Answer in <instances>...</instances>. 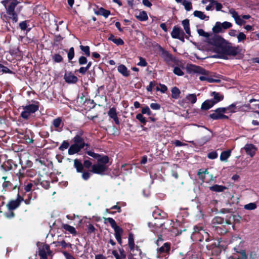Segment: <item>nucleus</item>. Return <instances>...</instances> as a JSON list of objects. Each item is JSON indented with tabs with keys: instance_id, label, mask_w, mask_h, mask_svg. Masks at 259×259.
Returning <instances> with one entry per match:
<instances>
[{
	"instance_id": "39",
	"label": "nucleus",
	"mask_w": 259,
	"mask_h": 259,
	"mask_svg": "<svg viewBox=\"0 0 259 259\" xmlns=\"http://www.w3.org/2000/svg\"><path fill=\"white\" fill-rule=\"evenodd\" d=\"M105 222L109 223L113 229L117 226L114 220L111 218H105Z\"/></svg>"
},
{
	"instance_id": "10",
	"label": "nucleus",
	"mask_w": 259,
	"mask_h": 259,
	"mask_svg": "<svg viewBox=\"0 0 259 259\" xmlns=\"http://www.w3.org/2000/svg\"><path fill=\"white\" fill-rule=\"evenodd\" d=\"M51 253L48 245L41 244L39 246V255L40 259H47L48 255Z\"/></svg>"
},
{
	"instance_id": "31",
	"label": "nucleus",
	"mask_w": 259,
	"mask_h": 259,
	"mask_svg": "<svg viewBox=\"0 0 259 259\" xmlns=\"http://www.w3.org/2000/svg\"><path fill=\"white\" fill-rule=\"evenodd\" d=\"M186 101L188 103L194 104L197 101L196 96L194 94H189L186 97Z\"/></svg>"
},
{
	"instance_id": "3",
	"label": "nucleus",
	"mask_w": 259,
	"mask_h": 259,
	"mask_svg": "<svg viewBox=\"0 0 259 259\" xmlns=\"http://www.w3.org/2000/svg\"><path fill=\"white\" fill-rule=\"evenodd\" d=\"M109 158L107 156H103L98 159L97 162L92 166V171L93 173L104 175L108 168Z\"/></svg>"
},
{
	"instance_id": "16",
	"label": "nucleus",
	"mask_w": 259,
	"mask_h": 259,
	"mask_svg": "<svg viewBox=\"0 0 259 259\" xmlns=\"http://www.w3.org/2000/svg\"><path fill=\"white\" fill-rule=\"evenodd\" d=\"M64 79L66 82L69 83H74L77 81L78 79L71 72H67L64 75Z\"/></svg>"
},
{
	"instance_id": "37",
	"label": "nucleus",
	"mask_w": 259,
	"mask_h": 259,
	"mask_svg": "<svg viewBox=\"0 0 259 259\" xmlns=\"http://www.w3.org/2000/svg\"><path fill=\"white\" fill-rule=\"evenodd\" d=\"M230 151H225L222 152L220 155V160L221 161H226L230 156Z\"/></svg>"
},
{
	"instance_id": "7",
	"label": "nucleus",
	"mask_w": 259,
	"mask_h": 259,
	"mask_svg": "<svg viewBox=\"0 0 259 259\" xmlns=\"http://www.w3.org/2000/svg\"><path fill=\"white\" fill-rule=\"evenodd\" d=\"M23 111L21 113V116L25 119H27L28 118L29 116L35 113L38 110V105L37 104H29L25 106H23Z\"/></svg>"
},
{
	"instance_id": "53",
	"label": "nucleus",
	"mask_w": 259,
	"mask_h": 259,
	"mask_svg": "<svg viewBox=\"0 0 259 259\" xmlns=\"http://www.w3.org/2000/svg\"><path fill=\"white\" fill-rule=\"evenodd\" d=\"M207 156L210 159H214L217 158L218 153L216 151H212L208 154Z\"/></svg>"
},
{
	"instance_id": "25",
	"label": "nucleus",
	"mask_w": 259,
	"mask_h": 259,
	"mask_svg": "<svg viewBox=\"0 0 259 259\" xmlns=\"http://www.w3.org/2000/svg\"><path fill=\"white\" fill-rule=\"evenodd\" d=\"M161 56L166 61H169L171 59V55L166 51L164 50L161 47H160Z\"/></svg>"
},
{
	"instance_id": "1",
	"label": "nucleus",
	"mask_w": 259,
	"mask_h": 259,
	"mask_svg": "<svg viewBox=\"0 0 259 259\" xmlns=\"http://www.w3.org/2000/svg\"><path fill=\"white\" fill-rule=\"evenodd\" d=\"M208 42L213 46V52L216 55L213 58L228 59L230 56H235L239 52L238 47L233 46L219 36L209 38Z\"/></svg>"
},
{
	"instance_id": "22",
	"label": "nucleus",
	"mask_w": 259,
	"mask_h": 259,
	"mask_svg": "<svg viewBox=\"0 0 259 259\" xmlns=\"http://www.w3.org/2000/svg\"><path fill=\"white\" fill-rule=\"evenodd\" d=\"M182 23L186 33L188 35V36H186V38H188L189 36H190L191 34L189 20L188 19H185L182 21Z\"/></svg>"
},
{
	"instance_id": "61",
	"label": "nucleus",
	"mask_w": 259,
	"mask_h": 259,
	"mask_svg": "<svg viewBox=\"0 0 259 259\" xmlns=\"http://www.w3.org/2000/svg\"><path fill=\"white\" fill-rule=\"evenodd\" d=\"M33 186V184L31 183H28L24 188V190L26 192H30L32 190V188Z\"/></svg>"
},
{
	"instance_id": "27",
	"label": "nucleus",
	"mask_w": 259,
	"mask_h": 259,
	"mask_svg": "<svg viewBox=\"0 0 259 259\" xmlns=\"http://www.w3.org/2000/svg\"><path fill=\"white\" fill-rule=\"evenodd\" d=\"M136 18L140 21H144L148 19V16L146 12L140 11L136 14Z\"/></svg>"
},
{
	"instance_id": "56",
	"label": "nucleus",
	"mask_w": 259,
	"mask_h": 259,
	"mask_svg": "<svg viewBox=\"0 0 259 259\" xmlns=\"http://www.w3.org/2000/svg\"><path fill=\"white\" fill-rule=\"evenodd\" d=\"M87 63V59L84 56H81L78 60L79 65H84Z\"/></svg>"
},
{
	"instance_id": "17",
	"label": "nucleus",
	"mask_w": 259,
	"mask_h": 259,
	"mask_svg": "<svg viewBox=\"0 0 259 259\" xmlns=\"http://www.w3.org/2000/svg\"><path fill=\"white\" fill-rule=\"evenodd\" d=\"M115 232V237L119 244H121L122 239L121 235L123 233V230L119 226H116L114 229Z\"/></svg>"
},
{
	"instance_id": "9",
	"label": "nucleus",
	"mask_w": 259,
	"mask_h": 259,
	"mask_svg": "<svg viewBox=\"0 0 259 259\" xmlns=\"http://www.w3.org/2000/svg\"><path fill=\"white\" fill-rule=\"evenodd\" d=\"M234 250L238 253V254H234L229 257V259H246V255L245 252L244 250L239 251L234 248ZM249 259H257V256L255 254L251 253L249 256Z\"/></svg>"
},
{
	"instance_id": "54",
	"label": "nucleus",
	"mask_w": 259,
	"mask_h": 259,
	"mask_svg": "<svg viewBox=\"0 0 259 259\" xmlns=\"http://www.w3.org/2000/svg\"><path fill=\"white\" fill-rule=\"evenodd\" d=\"M91 173L89 171L83 172L82 174V178L84 180H88L91 177Z\"/></svg>"
},
{
	"instance_id": "63",
	"label": "nucleus",
	"mask_w": 259,
	"mask_h": 259,
	"mask_svg": "<svg viewBox=\"0 0 259 259\" xmlns=\"http://www.w3.org/2000/svg\"><path fill=\"white\" fill-rule=\"evenodd\" d=\"M150 106L153 110H159L160 108V105L155 103H151Z\"/></svg>"
},
{
	"instance_id": "6",
	"label": "nucleus",
	"mask_w": 259,
	"mask_h": 259,
	"mask_svg": "<svg viewBox=\"0 0 259 259\" xmlns=\"http://www.w3.org/2000/svg\"><path fill=\"white\" fill-rule=\"evenodd\" d=\"M208 233L200 226H195L194 227V232L192 234V237L200 242L205 240L206 241H209Z\"/></svg>"
},
{
	"instance_id": "5",
	"label": "nucleus",
	"mask_w": 259,
	"mask_h": 259,
	"mask_svg": "<svg viewBox=\"0 0 259 259\" xmlns=\"http://www.w3.org/2000/svg\"><path fill=\"white\" fill-rule=\"evenodd\" d=\"M72 141L74 143L68 149V153L69 155L78 153L85 146H88L84 143L83 138L79 135H76Z\"/></svg>"
},
{
	"instance_id": "21",
	"label": "nucleus",
	"mask_w": 259,
	"mask_h": 259,
	"mask_svg": "<svg viewBox=\"0 0 259 259\" xmlns=\"http://www.w3.org/2000/svg\"><path fill=\"white\" fill-rule=\"evenodd\" d=\"M214 105V103L211 99L207 100L202 104L201 109L202 110H207L211 108Z\"/></svg>"
},
{
	"instance_id": "44",
	"label": "nucleus",
	"mask_w": 259,
	"mask_h": 259,
	"mask_svg": "<svg viewBox=\"0 0 259 259\" xmlns=\"http://www.w3.org/2000/svg\"><path fill=\"white\" fill-rule=\"evenodd\" d=\"M52 59L56 63H60L62 61L63 58L62 57L58 54H55L52 56Z\"/></svg>"
},
{
	"instance_id": "57",
	"label": "nucleus",
	"mask_w": 259,
	"mask_h": 259,
	"mask_svg": "<svg viewBox=\"0 0 259 259\" xmlns=\"http://www.w3.org/2000/svg\"><path fill=\"white\" fill-rule=\"evenodd\" d=\"M87 154L90 156H92L95 158H97V159L100 157H102L100 155L96 154L92 151H88Z\"/></svg>"
},
{
	"instance_id": "58",
	"label": "nucleus",
	"mask_w": 259,
	"mask_h": 259,
	"mask_svg": "<svg viewBox=\"0 0 259 259\" xmlns=\"http://www.w3.org/2000/svg\"><path fill=\"white\" fill-rule=\"evenodd\" d=\"M137 65L138 66H142V67H145L147 66V63L143 58L140 57V62L138 63Z\"/></svg>"
},
{
	"instance_id": "26",
	"label": "nucleus",
	"mask_w": 259,
	"mask_h": 259,
	"mask_svg": "<svg viewBox=\"0 0 259 259\" xmlns=\"http://www.w3.org/2000/svg\"><path fill=\"white\" fill-rule=\"evenodd\" d=\"M227 108L228 113H233L238 111L242 110V109H241V107L238 108L237 107L236 103H233L229 106H227Z\"/></svg>"
},
{
	"instance_id": "4",
	"label": "nucleus",
	"mask_w": 259,
	"mask_h": 259,
	"mask_svg": "<svg viewBox=\"0 0 259 259\" xmlns=\"http://www.w3.org/2000/svg\"><path fill=\"white\" fill-rule=\"evenodd\" d=\"M5 6L9 18L15 23L18 21L17 14L15 12L16 6L20 3L18 0H4L1 2Z\"/></svg>"
},
{
	"instance_id": "51",
	"label": "nucleus",
	"mask_w": 259,
	"mask_h": 259,
	"mask_svg": "<svg viewBox=\"0 0 259 259\" xmlns=\"http://www.w3.org/2000/svg\"><path fill=\"white\" fill-rule=\"evenodd\" d=\"M222 26L223 27V28L224 29H226L228 28H230L232 26V24L231 23L227 21L224 22L223 23H221Z\"/></svg>"
},
{
	"instance_id": "46",
	"label": "nucleus",
	"mask_w": 259,
	"mask_h": 259,
	"mask_svg": "<svg viewBox=\"0 0 259 259\" xmlns=\"http://www.w3.org/2000/svg\"><path fill=\"white\" fill-rule=\"evenodd\" d=\"M69 144L67 141H64L60 146L59 148V149L61 151H64V150L67 149L69 147Z\"/></svg>"
},
{
	"instance_id": "50",
	"label": "nucleus",
	"mask_w": 259,
	"mask_h": 259,
	"mask_svg": "<svg viewBox=\"0 0 259 259\" xmlns=\"http://www.w3.org/2000/svg\"><path fill=\"white\" fill-rule=\"evenodd\" d=\"M67 56H68L69 60H71L74 58V49L73 47H71V48L69 49V51L68 52Z\"/></svg>"
},
{
	"instance_id": "12",
	"label": "nucleus",
	"mask_w": 259,
	"mask_h": 259,
	"mask_svg": "<svg viewBox=\"0 0 259 259\" xmlns=\"http://www.w3.org/2000/svg\"><path fill=\"white\" fill-rule=\"evenodd\" d=\"M170 249V245L168 243H165L163 246H162L157 251V255L161 256L164 257V258H166L168 256V252Z\"/></svg>"
},
{
	"instance_id": "45",
	"label": "nucleus",
	"mask_w": 259,
	"mask_h": 259,
	"mask_svg": "<svg viewBox=\"0 0 259 259\" xmlns=\"http://www.w3.org/2000/svg\"><path fill=\"white\" fill-rule=\"evenodd\" d=\"M198 175L200 179L204 180L205 179V175H208V172L207 171V170L206 169H205V170L200 169L198 173Z\"/></svg>"
},
{
	"instance_id": "14",
	"label": "nucleus",
	"mask_w": 259,
	"mask_h": 259,
	"mask_svg": "<svg viewBox=\"0 0 259 259\" xmlns=\"http://www.w3.org/2000/svg\"><path fill=\"white\" fill-rule=\"evenodd\" d=\"M209 117L213 120L222 119L229 118L228 116L223 113L219 110V108H217L214 110V112L209 115Z\"/></svg>"
},
{
	"instance_id": "30",
	"label": "nucleus",
	"mask_w": 259,
	"mask_h": 259,
	"mask_svg": "<svg viewBox=\"0 0 259 259\" xmlns=\"http://www.w3.org/2000/svg\"><path fill=\"white\" fill-rule=\"evenodd\" d=\"M62 228L67 231H68L70 234L75 235L76 233L75 229L74 227L71 226L67 224H63Z\"/></svg>"
},
{
	"instance_id": "47",
	"label": "nucleus",
	"mask_w": 259,
	"mask_h": 259,
	"mask_svg": "<svg viewBox=\"0 0 259 259\" xmlns=\"http://www.w3.org/2000/svg\"><path fill=\"white\" fill-rule=\"evenodd\" d=\"M80 49L87 56H90V48L89 46H80Z\"/></svg>"
},
{
	"instance_id": "8",
	"label": "nucleus",
	"mask_w": 259,
	"mask_h": 259,
	"mask_svg": "<svg viewBox=\"0 0 259 259\" xmlns=\"http://www.w3.org/2000/svg\"><path fill=\"white\" fill-rule=\"evenodd\" d=\"M171 36L173 38L178 39L184 42L185 41V33L184 31L179 27L175 26L173 27L171 32Z\"/></svg>"
},
{
	"instance_id": "34",
	"label": "nucleus",
	"mask_w": 259,
	"mask_h": 259,
	"mask_svg": "<svg viewBox=\"0 0 259 259\" xmlns=\"http://www.w3.org/2000/svg\"><path fill=\"white\" fill-rule=\"evenodd\" d=\"M182 4L187 11H190L192 9V3L190 1L184 0L182 2Z\"/></svg>"
},
{
	"instance_id": "19",
	"label": "nucleus",
	"mask_w": 259,
	"mask_h": 259,
	"mask_svg": "<svg viewBox=\"0 0 259 259\" xmlns=\"http://www.w3.org/2000/svg\"><path fill=\"white\" fill-rule=\"evenodd\" d=\"M214 0H202L201 3L206 5V11H212L214 10Z\"/></svg>"
},
{
	"instance_id": "35",
	"label": "nucleus",
	"mask_w": 259,
	"mask_h": 259,
	"mask_svg": "<svg viewBox=\"0 0 259 259\" xmlns=\"http://www.w3.org/2000/svg\"><path fill=\"white\" fill-rule=\"evenodd\" d=\"M222 24L220 22H216L215 25L212 28L213 32L214 33H219L222 31L223 27L222 26Z\"/></svg>"
},
{
	"instance_id": "29",
	"label": "nucleus",
	"mask_w": 259,
	"mask_h": 259,
	"mask_svg": "<svg viewBox=\"0 0 259 259\" xmlns=\"http://www.w3.org/2000/svg\"><path fill=\"white\" fill-rule=\"evenodd\" d=\"M162 223H157L155 222H150L148 223L149 227L153 232H157V228L162 225Z\"/></svg>"
},
{
	"instance_id": "43",
	"label": "nucleus",
	"mask_w": 259,
	"mask_h": 259,
	"mask_svg": "<svg viewBox=\"0 0 259 259\" xmlns=\"http://www.w3.org/2000/svg\"><path fill=\"white\" fill-rule=\"evenodd\" d=\"M6 177H3L2 179L4 180V182L3 184V189L6 191L11 186V183L9 181H6L7 179Z\"/></svg>"
},
{
	"instance_id": "55",
	"label": "nucleus",
	"mask_w": 259,
	"mask_h": 259,
	"mask_svg": "<svg viewBox=\"0 0 259 259\" xmlns=\"http://www.w3.org/2000/svg\"><path fill=\"white\" fill-rule=\"evenodd\" d=\"M142 114H146L148 115H150L151 114V112L148 106H146L145 107H144L142 108Z\"/></svg>"
},
{
	"instance_id": "33",
	"label": "nucleus",
	"mask_w": 259,
	"mask_h": 259,
	"mask_svg": "<svg viewBox=\"0 0 259 259\" xmlns=\"http://www.w3.org/2000/svg\"><path fill=\"white\" fill-rule=\"evenodd\" d=\"M181 92L177 87H174L171 90V97L174 99H178L180 95Z\"/></svg>"
},
{
	"instance_id": "48",
	"label": "nucleus",
	"mask_w": 259,
	"mask_h": 259,
	"mask_svg": "<svg viewBox=\"0 0 259 259\" xmlns=\"http://www.w3.org/2000/svg\"><path fill=\"white\" fill-rule=\"evenodd\" d=\"M136 118L140 121L142 123L145 125L146 123L145 118L143 116L142 114L139 113L136 115Z\"/></svg>"
},
{
	"instance_id": "41",
	"label": "nucleus",
	"mask_w": 259,
	"mask_h": 259,
	"mask_svg": "<svg viewBox=\"0 0 259 259\" xmlns=\"http://www.w3.org/2000/svg\"><path fill=\"white\" fill-rule=\"evenodd\" d=\"M237 38L238 42H243L246 39V35L243 32H239Z\"/></svg>"
},
{
	"instance_id": "38",
	"label": "nucleus",
	"mask_w": 259,
	"mask_h": 259,
	"mask_svg": "<svg viewBox=\"0 0 259 259\" xmlns=\"http://www.w3.org/2000/svg\"><path fill=\"white\" fill-rule=\"evenodd\" d=\"M197 32L199 34V35L204 36L205 37L208 38H207V42L210 44V43L208 42L209 38H210L215 35L212 36L211 37H209V34L207 32H205L203 29H199L197 30Z\"/></svg>"
},
{
	"instance_id": "23",
	"label": "nucleus",
	"mask_w": 259,
	"mask_h": 259,
	"mask_svg": "<svg viewBox=\"0 0 259 259\" xmlns=\"http://www.w3.org/2000/svg\"><path fill=\"white\" fill-rule=\"evenodd\" d=\"M227 189V188L226 187L222 186V185H214L212 186L209 187V189L211 191L216 192H223Z\"/></svg>"
},
{
	"instance_id": "24",
	"label": "nucleus",
	"mask_w": 259,
	"mask_h": 259,
	"mask_svg": "<svg viewBox=\"0 0 259 259\" xmlns=\"http://www.w3.org/2000/svg\"><path fill=\"white\" fill-rule=\"evenodd\" d=\"M193 15L195 17H197L201 20L207 21L209 19V16L205 15L204 12L200 11H195L193 13Z\"/></svg>"
},
{
	"instance_id": "36",
	"label": "nucleus",
	"mask_w": 259,
	"mask_h": 259,
	"mask_svg": "<svg viewBox=\"0 0 259 259\" xmlns=\"http://www.w3.org/2000/svg\"><path fill=\"white\" fill-rule=\"evenodd\" d=\"M54 126L57 128L56 130L58 132H60L61 131V127H60L61 124V120L58 118H56L53 120V122Z\"/></svg>"
},
{
	"instance_id": "11",
	"label": "nucleus",
	"mask_w": 259,
	"mask_h": 259,
	"mask_svg": "<svg viewBox=\"0 0 259 259\" xmlns=\"http://www.w3.org/2000/svg\"><path fill=\"white\" fill-rule=\"evenodd\" d=\"M24 200L19 194L17 195V198L16 200L10 201L7 204V207L9 210L12 211L18 207L22 201Z\"/></svg>"
},
{
	"instance_id": "49",
	"label": "nucleus",
	"mask_w": 259,
	"mask_h": 259,
	"mask_svg": "<svg viewBox=\"0 0 259 259\" xmlns=\"http://www.w3.org/2000/svg\"><path fill=\"white\" fill-rule=\"evenodd\" d=\"M174 73L179 76H182L184 75V72L179 67H176L173 70Z\"/></svg>"
},
{
	"instance_id": "18",
	"label": "nucleus",
	"mask_w": 259,
	"mask_h": 259,
	"mask_svg": "<svg viewBox=\"0 0 259 259\" xmlns=\"http://www.w3.org/2000/svg\"><path fill=\"white\" fill-rule=\"evenodd\" d=\"M211 96L213 97V99H211L214 104H217L218 102L223 100V96L219 93L213 92L211 93Z\"/></svg>"
},
{
	"instance_id": "15",
	"label": "nucleus",
	"mask_w": 259,
	"mask_h": 259,
	"mask_svg": "<svg viewBox=\"0 0 259 259\" xmlns=\"http://www.w3.org/2000/svg\"><path fill=\"white\" fill-rule=\"evenodd\" d=\"M243 148L246 153L251 157L254 156L257 151V148L251 144H246Z\"/></svg>"
},
{
	"instance_id": "59",
	"label": "nucleus",
	"mask_w": 259,
	"mask_h": 259,
	"mask_svg": "<svg viewBox=\"0 0 259 259\" xmlns=\"http://www.w3.org/2000/svg\"><path fill=\"white\" fill-rule=\"evenodd\" d=\"M223 6L222 5L221 3H218L217 1H214V8H215V10L217 11H220L221 9L222 8Z\"/></svg>"
},
{
	"instance_id": "62",
	"label": "nucleus",
	"mask_w": 259,
	"mask_h": 259,
	"mask_svg": "<svg viewBox=\"0 0 259 259\" xmlns=\"http://www.w3.org/2000/svg\"><path fill=\"white\" fill-rule=\"evenodd\" d=\"M58 245H60L63 248H66L68 246L70 247L71 246V244H69V243H67L66 242H65L64 241H60V242H58Z\"/></svg>"
},
{
	"instance_id": "52",
	"label": "nucleus",
	"mask_w": 259,
	"mask_h": 259,
	"mask_svg": "<svg viewBox=\"0 0 259 259\" xmlns=\"http://www.w3.org/2000/svg\"><path fill=\"white\" fill-rule=\"evenodd\" d=\"M108 115L110 118L117 115L116 109L114 107L110 109L108 111Z\"/></svg>"
},
{
	"instance_id": "32",
	"label": "nucleus",
	"mask_w": 259,
	"mask_h": 259,
	"mask_svg": "<svg viewBox=\"0 0 259 259\" xmlns=\"http://www.w3.org/2000/svg\"><path fill=\"white\" fill-rule=\"evenodd\" d=\"M97 14L103 16L105 18H107L110 14V12L108 10H106L102 8H101L97 11Z\"/></svg>"
},
{
	"instance_id": "42",
	"label": "nucleus",
	"mask_w": 259,
	"mask_h": 259,
	"mask_svg": "<svg viewBox=\"0 0 259 259\" xmlns=\"http://www.w3.org/2000/svg\"><path fill=\"white\" fill-rule=\"evenodd\" d=\"M256 207V204L254 202H252L245 205L244 208L246 210H254Z\"/></svg>"
},
{
	"instance_id": "64",
	"label": "nucleus",
	"mask_w": 259,
	"mask_h": 259,
	"mask_svg": "<svg viewBox=\"0 0 259 259\" xmlns=\"http://www.w3.org/2000/svg\"><path fill=\"white\" fill-rule=\"evenodd\" d=\"M66 259H75L71 254L66 251H62Z\"/></svg>"
},
{
	"instance_id": "40",
	"label": "nucleus",
	"mask_w": 259,
	"mask_h": 259,
	"mask_svg": "<svg viewBox=\"0 0 259 259\" xmlns=\"http://www.w3.org/2000/svg\"><path fill=\"white\" fill-rule=\"evenodd\" d=\"M128 245L131 250L134 249L135 243L133 236L132 234H130L128 236Z\"/></svg>"
},
{
	"instance_id": "60",
	"label": "nucleus",
	"mask_w": 259,
	"mask_h": 259,
	"mask_svg": "<svg viewBox=\"0 0 259 259\" xmlns=\"http://www.w3.org/2000/svg\"><path fill=\"white\" fill-rule=\"evenodd\" d=\"M161 214L159 209L155 210L153 213V216L155 219H159L158 216H161Z\"/></svg>"
},
{
	"instance_id": "13",
	"label": "nucleus",
	"mask_w": 259,
	"mask_h": 259,
	"mask_svg": "<svg viewBox=\"0 0 259 259\" xmlns=\"http://www.w3.org/2000/svg\"><path fill=\"white\" fill-rule=\"evenodd\" d=\"M229 13L234 19L235 23L237 25L241 26L245 23L246 22L241 18L238 13L234 9H230L229 10Z\"/></svg>"
},
{
	"instance_id": "28",
	"label": "nucleus",
	"mask_w": 259,
	"mask_h": 259,
	"mask_svg": "<svg viewBox=\"0 0 259 259\" xmlns=\"http://www.w3.org/2000/svg\"><path fill=\"white\" fill-rule=\"evenodd\" d=\"M74 166L76 169V171L78 172H82L83 170V166L80 161L77 159H75L74 160Z\"/></svg>"
},
{
	"instance_id": "20",
	"label": "nucleus",
	"mask_w": 259,
	"mask_h": 259,
	"mask_svg": "<svg viewBox=\"0 0 259 259\" xmlns=\"http://www.w3.org/2000/svg\"><path fill=\"white\" fill-rule=\"evenodd\" d=\"M118 71L121 73L123 76L127 77L130 75V72L128 70L126 67L122 64L119 65L117 67Z\"/></svg>"
},
{
	"instance_id": "2",
	"label": "nucleus",
	"mask_w": 259,
	"mask_h": 259,
	"mask_svg": "<svg viewBox=\"0 0 259 259\" xmlns=\"http://www.w3.org/2000/svg\"><path fill=\"white\" fill-rule=\"evenodd\" d=\"M190 70L199 75V78L201 81H207L208 82H219L221 81L219 77H213L210 72L198 66L191 65Z\"/></svg>"
}]
</instances>
